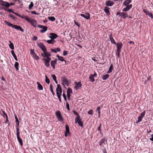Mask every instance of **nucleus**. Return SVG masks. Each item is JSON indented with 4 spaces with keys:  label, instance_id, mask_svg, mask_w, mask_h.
Listing matches in <instances>:
<instances>
[{
    "label": "nucleus",
    "instance_id": "obj_1",
    "mask_svg": "<svg viewBox=\"0 0 153 153\" xmlns=\"http://www.w3.org/2000/svg\"><path fill=\"white\" fill-rule=\"evenodd\" d=\"M75 123H77L78 125L81 127H83L82 122V119L79 116H77L75 118Z\"/></svg>",
    "mask_w": 153,
    "mask_h": 153
},
{
    "label": "nucleus",
    "instance_id": "obj_2",
    "mask_svg": "<svg viewBox=\"0 0 153 153\" xmlns=\"http://www.w3.org/2000/svg\"><path fill=\"white\" fill-rule=\"evenodd\" d=\"M117 15H119L121 18L123 19H125L126 18L128 17V15L126 13H124L123 12H117Z\"/></svg>",
    "mask_w": 153,
    "mask_h": 153
},
{
    "label": "nucleus",
    "instance_id": "obj_3",
    "mask_svg": "<svg viewBox=\"0 0 153 153\" xmlns=\"http://www.w3.org/2000/svg\"><path fill=\"white\" fill-rule=\"evenodd\" d=\"M61 81H62V84L63 85L68 86L70 84L69 81L65 77H62Z\"/></svg>",
    "mask_w": 153,
    "mask_h": 153
},
{
    "label": "nucleus",
    "instance_id": "obj_4",
    "mask_svg": "<svg viewBox=\"0 0 153 153\" xmlns=\"http://www.w3.org/2000/svg\"><path fill=\"white\" fill-rule=\"evenodd\" d=\"M74 83L75 85L74 88L76 90L79 89L82 87V84L81 82H77L76 81H75L74 82Z\"/></svg>",
    "mask_w": 153,
    "mask_h": 153
},
{
    "label": "nucleus",
    "instance_id": "obj_5",
    "mask_svg": "<svg viewBox=\"0 0 153 153\" xmlns=\"http://www.w3.org/2000/svg\"><path fill=\"white\" fill-rule=\"evenodd\" d=\"M38 27L40 28H42V29L40 30V32L41 33H43L46 31L48 29V27L46 26H44L42 25H39Z\"/></svg>",
    "mask_w": 153,
    "mask_h": 153
},
{
    "label": "nucleus",
    "instance_id": "obj_6",
    "mask_svg": "<svg viewBox=\"0 0 153 153\" xmlns=\"http://www.w3.org/2000/svg\"><path fill=\"white\" fill-rule=\"evenodd\" d=\"M2 113L3 114H2V116L4 118L6 119V120L5 121V123H6V124H7L9 126L10 125V123L8 119V116L7 115V114L4 111H2Z\"/></svg>",
    "mask_w": 153,
    "mask_h": 153
},
{
    "label": "nucleus",
    "instance_id": "obj_7",
    "mask_svg": "<svg viewBox=\"0 0 153 153\" xmlns=\"http://www.w3.org/2000/svg\"><path fill=\"white\" fill-rule=\"evenodd\" d=\"M56 114L59 120L61 122L63 120V118L61 115L60 112L59 111H56Z\"/></svg>",
    "mask_w": 153,
    "mask_h": 153
},
{
    "label": "nucleus",
    "instance_id": "obj_8",
    "mask_svg": "<svg viewBox=\"0 0 153 153\" xmlns=\"http://www.w3.org/2000/svg\"><path fill=\"white\" fill-rule=\"evenodd\" d=\"M38 46L41 48L42 50L44 51L45 50H46V47L45 45L42 43H37Z\"/></svg>",
    "mask_w": 153,
    "mask_h": 153
},
{
    "label": "nucleus",
    "instance_id": "obj_9",
    "mask_svg": "<svg viewBox=\"0 0 153 153\" xmlns=\"http://www.w3.org/2000/svg\"><path fill=\"white\" fill-rule=\"evenodd\" d=\"M126 7L123 8L122 9V11L123 12H126L128 11L132 7V4H129L128 6H125Z\"/></svg>",
    "mask_w": 153,
    "mask_h": 153
},
{
    "label": "nucleus",
    "instance_id": "obj_10",
    "mask_svg": "<svg viewBox=\"0 0 153 153\" xmlns=\"http://www.w3.org/2000/svg\"><path fill=\"white\" fill-rule=\"evenodd\" d=\"M29 22L34 27H36L37 23L36 20H35L31 19Z\"/></svg>",
    "mask_w": 153,
    "mask_h": 153
},
{
    "label": "nucleus",
    "instance_id": "obj_11",
    "mask_svg": "<svg viewBox=\"0 0 153 153\" xmlns=\"http://www.w3.org/2000/svg\"><path fill=\"white\" fill-rule=\"evenodd\" d=\"M80 15L86 19H88L90 18V15L88 13H85V15L83 14H81Z\"/></svg>",
    "mask_w": 153,
    "mask_h": 153
},
{
    "label": "nucleus",
    "instance_id": "obj_12",
    "mask_svg": "<svg viewBox=\"0 0 153 153\" xmlns=\"http://www.w3.org/2000/svg\"><path fill=\"white\" fill-rule=\"evenodd\" d=\"M106 6L111 7L113 6L114 4V2L108 0L105 2Z\"/></svg>",
    "mask_w": 153,
    "mask_h": 153
},
{
    "label": "nucleus",
    "instance_id": "obj_13",
    "mask_svg": "<svg viewBox=\"0 0 153 153\" xmlns=\"http://www.w3.org/2000/svg\"><path fill=\"white\" fill-rule=\"evenodd\" d=\"M12 27L14 28L15 29L17 30H19L21 32H23L24 31L23 29L21 27L19 26L13 25Z\"/></svg>",
    "mask_w": 153,
    "mask_h": 153
},
{
    "label": "nucleus",
    "instance_id": "obj_14",
    "mask_svg": "<svg viewBox=\"0 0 153 153\" xmlns=\"http://www.w3.org/2000/svg\"><path fill=\"white\" fill-rule=\"evenodd\" d=\"M44 54H42V56L44 57H46L47 58H50L49 57L51 56V55L46 50L43 51Z\"/></svg>",
    "mask_w": 153,
    "mask_h": 153
},
{
    "label": "nucleus",
    "instance_id": "obj_15",
    "mask_svg": "<svg viewBox=\"0 0 153 153\" xmlns=\"http://www.w3.org/2000/svg\"><path fill=\"white\" fill-rule=\"evenodd\" d=\"M57 37V35L54 33H51L50 34V36H49V38L52 39H54Z\"/></svg>",
    "mask_w": 153,
    "mask_h": 153
},
{
    "label": "nucleus",
    "instance_id": "obj_16",
    "mask_svg": "<svg viewBox=\"0 0 153 153\" xmlns=\"http://www.w3.org/2000/svg\"><path fill=\"white\" fill-rule=\"evenodd\" d=\"M117 46V49L116 51H121V49L122 47V43H116L115 44Z\"/></svg>",
    "mask_w": 153,
    "mask_h": 153
},
{
    "label": "nucleus",
    "instance_id": "obj_17",
    "mask_svg": "<svg viewBox=\"0 0 153 153\" xmlns=\"http://www.w3.org/2000/svg\"><path fill=\"white\" fill-rule=\"evenodd\" d=\"M110 8H108L107 6H105L104 7V11L105 13L108 15H109L110 14V12L109 11Z\"/></svg>",
    "mask_w": 153,
    "mask_h": 153
},
{
    "label": "nucleus",
    "instance_id": "obj_18",
    "mask_svg": "<svg viewBox=\"0 0 153 153\" xmlns=\"http://www.w3.org/2000/svg\"><path fill=\"white\" fill-rule=\"evenodd\" d=\"M109 39L111 42L114 44H116V42L113 38V35L112 33H111L109 36Z\"/></svg>",
    "mask_w": 153,
    "mask_h": 153
},
{
    "label": "nucleus",
    "instance_id": "obj_19",
    "mask_svg": "<svg viewBox=\"0 0 153 153\" xmlns=\"http://www.w3.org/2000/svg\"><path fill=\"white\" fill-rule=\"evenodd\" d=\"M131 1L132 0H125L123 3V5L124 6H128Z\"/></svg>",
    "mask_w": 153,
    "mask_h": 153
},
{
    "label": "nucleus",
    "instance_id": "obj_20",
    "mask_svg": "<svg viewBox=\"0 0 153 153\" xmlns=\"http://www.w3.org/2000/svg\"><path fill=\"white\" fill-rule=\"evenodd\" d=\"M107 140H106L105 138H102L101 140L99 142V145L100 146H102L103 145V143L105 144V141H107Z\"/></svg>",
    "mask_w": 153,
    "mask_h": 153
},
{
    "label": "nucleus",
    "instance_id": "obj_21",
    "mask_svg": "<svg viewBox=\"0 0 153 153\" xmlns=\"http://www.w3.org/2000/svg\"><path fill=\"white\" fill-rule=\"evenodd\" d=\"M19 135H17V138L21 146H22L23 145V143L22 140L21 138L19 137Z\"/></svg>",
    "mask_w": 153,
    "mask_h": 153
},
{
    "label": "nucleus",
    "instance_id": "obj_22",
    "mask_svg": "<svg viewBox=\"0 0 153 153\" xmlns=\"http://www.w3.org/2000/svg\"><path fill=\"white\" fill-rule=\"evenodd\" d=\"M56 56L57 58H58L59 60L61 62L65 61V63H66V60L64 59V58L62 56H60L59 55H57Z\"/></svg>",
    "mask_w": 153,
    "mask_h": 153
},
{
    "label": "nucleus",
    "instance_id": "obj_23",
    "mask_svg": "<svg viewBox=\"0 0 153 153\" xmlns=\"http://www.w3.org/2000/svg\"><path fill=\"white\" fill-rule=\"evenodd\" d=\"M62 89L60 85L59 84H58L57 85V88L56 89V92L58 91V92H59L60 93L62 92Z\"/></svg>",
    "mask_w": 153,
    "mask_h": 153
},
{
    "label": "nucleus",
    "instance_id": "obj_24",
    "mask_svg": "<svg viewBox=\"0 0 153 153\" xmlns=\"http://www.w3.org/2000/svg\"><path fill=\"white\" fill-rule=\"evenodd\" d=\"M51 50L52 52H53L55 53H56L57 52L60 51L61 50L59 48H56L55 49H51Z\"/></svg>",
    "mask_w": 153,
    "mask_h": 153
},
{
    "label": "nucleus",
    "instance_id": "obj_25",
    "mask_svg": "<svg viewBox=\"0 0 153 153\" xmlns=\"http://www.w3.org/2000/svg\"><path fill=\"white\" fill-rule=\"evenodd\" d=\"M47 42L48 44H53L55 42L54 39L48 40L47 41Z\"/></svg>",
    "mask_w": 153,
    "mask_h": 153
},
{
    "label": "nucleus",
    "instance_id": "obj_26",
    "mask_svg": "<svg viewBox=\"0 0 153 153\" xmlns=\"http://www.w3.org/2000/svg\"><path fill=\"white\" fill-rule=\"evenodd\" d=\"M38 85V88L39 90H43V88L42 85H41L39 82H37Z\"/></svg>",
    "mask_w": 153,
    "mask_h": 153
},
{
    "label": "nucleus",
    "instance_id": "obj_27",
    "mask_svg": "<svg viewBox=\"0 0 153 153\" xmlns=\"http://www.w3.org/2000/svg\"><path fill=\"white\" fill-rule=\"evenodd\" d=\"M11 53L12 56H13L15 59V60L16 61H17L18 60L16 56V55H15V54L14 53V51H11Z\"/></svg>",
    "mask_w": 153,
    "mask_h": 153
},
{
    "label": "nucleus",
    "instance_id": "obj_28",
    "mask_svg": "<svg viewBox=\"0 0 153 153\" xmlns=\"http://www.w3.org/2000/svg\"><path fill=\"white\" fill-rule=\"evenodd\" d=\"M109 76V75L108 74H106L102 76V79L103 80H106Z\"/></svg>",
    "mask_w": 153,
    "mask_h": 153
},
{
    "label": "nucleus",
    "instance_id": "obj_29",
    "mask_svg": "<svg viewBox=\"0 0 153 153\" xmlns=\"http://www.w3.org/2000/svg\"><path fill=\"white\" fill-rule=\"evenodd\" d=\"M4 22L7 25H8L9 26L12 27L13 25L11 23H10L9 22L7 21H4Z\"/></svg>",
    "mask_w": 153,
    "mask_h": 153
},
{
    "label": "nucleus",
    "instance_id": "obj_30",
    "mask_svg": "<svg viewBox=\"0 0 153 153\" xmlns=\"http://www.w3.org/2000/svg\"><path fill=\"white\" fill-rule=\"evenodd\" d=\"M19 65V63L17 62H16L14 64V67L16 68V70L17 71H18L19 70L18 68Z\"/></svg>",
    "mask_w": 153,
    "mask_h": 153
},
{
    "label": "nucleus",
    "instance_id": "obj_31",
    "mask_svg": "<svg viewBox=\"0 0 153 153\" xmlns=\"http://www.w3.org/2000/svg\"><path fill=\"white\" fill-rule=\"evenodd\" d=\"M56 64V62L55 61H51V65L53 69L55 68V65Z\"/></svg>",
    "mask_w": 153,
    "mask_h": 153
},
{
    "label": "nucleus",
    "instance_id": "obj_32",
    "mask_svg": "<svg viewBox=\"0 0 153 153\" xmlns=\"http://www.w3.org/2000/svg\"><path fill=\"white\" fill-rule=\"evenodd\" d=\"M43 60L45 62L49 63L51 59L50 58H47V59L44 58Z\"/></svg>",
    "mask_w": 153,
    "mask_h": 153
},
{
    "label": "nucleus",
    "instance_id": "obj_33",
    "mask_svg": "<svg viewBox=\"0 0 153 153\" xmlns=\"http://www.w3.org/2000/svg\"><path fill=\"white\" fill-rule=\"evenodd\" d=\"M89 79L91 80V82H93L95 81L94 78L93 76V75H91L89 76Z\"/></svg>",
    "mask_w": 153,
    "mask_h": 153
},
{
    "label": "nucleus",
    "instance_id": "obj_34",
    "mask_svg": "<svg viewBox=\"0 0 153 153\" xmlns=\"http://www.w3.org/2000/svg\"><path fill=\"white\" fill-rule=\"evenodd\" d=\"M23 18L26 20L27 22H29L30 21V20L31 19H30L29 18V17L27 16H25L23 17Z\"/></svg>",
    "mask_w": 153,
    "mask_h": 153
},
{
    "label": "nucleus",
    "instance_id": "obj_35",
    "mask_svg": "<svg viewBox=\"0 0 153 153\" xmlns=\"http://www.w3.org/2000/svg\"><path fill=\"white\" fill-rule=\"evenodd\" d=\"M113 68V65L112 64H111L109 68V70L108 71V72H107V73H111L112 71Z\"/></svg>",
    "mask_w": 153,
    "mask_h": 153
},
{
    "label": "nucleus",
    "instance_id": "obj_36",
    "mask_svg": "<svg viewBox=\"0 0 153 153\" xmlns=\"http://www.w3.org/2000/svg\"><path fill=\"white\" fill-rule=\"evenodd\" d=\"M48 19L51 21H54L55 20V18L53 16H49L48 17Z\"/></svg>",
    "mask_w": 153,
    "mask_h": 153
},
{
    "label": "nucleus",
    "instance_id": "obj_37",
    "mask_svg": "<svg viewBox=\"0 0 153 153\" xmlns=\"http://www.w3.org/2000/svg\"><path fill=\"white\" fill-rule=\"evenodd\" d=\"M65 129L66 131L65 132L67 133H69V127L68 125H67L65 126Z\"/></svg>",
    "mask_w": 153,
    "mask_h": 153
},
{
    "label": "nucleus",
    "instance_id": "obj_38",
    "mask_svg": "<svg viewBox=\"0 0 153 153\" xmlns=\"http://www.w3.org/2000/svg\"><path fill=\"white\" fill-rule=\"evenodd\" d=\"M30 53L33 57L34 56H36V54L34 52L33 49H30Z\"/></svg>",
    "mask_w": 153,
    "mask_h": 153
},
{
    "label": "nucleus",
    "instance_id": "obj_39",
    "mask_svg": "<svg viewBox=\"0 0 153 153\" xmlns=\"http://www.w3.org/2000/svg\"><path fill=\"white\" fill-rule=\"evenodd\" d=\"M52 77L53 79L54 80L56 83H57V82L56 80V76L54 74H53L52 75Z\"/></svg>",
    "mask_w": 153,
    "mask_h": 153
},
{
    "label": "nucleus",
    "instance_id": "obj_40",
    "mask_svg": "<svg viewBox=\"0 0 153 153\" xmlns=\"http://www.w3.org/2000/svg\"><path fill=\"white\" fill-rule=\"evenodd\" d=\"M72 93V91L71 89L70 88H68L67 90V94H71Z\"/></svg>",
    "mask_w": 153,
    "mask_h": 153
},
{
    "label": "nucleus",
    "instance_id": "obj_41",
    "mask_svg": "<svg viewBox=\"0 0 153 153\" xmlns=\"http://www.w3.org/2000/svg\"><path fill=\"white\" fill-rule=\"evenodd\" d=\"M9 47L12 50H13L14 49V46L13 43H11V44H10L9 45Z\"/></svg>",
    "mask_w": 153,
    "mask_h": 153
},
{
    "label": "nucleus",
    "instance_id": "obj_42",
    "mask_svg": "<svg viewBox=\"0 0 153 153\" xmlns=\"http://www.w3.org/2000/svg\"><path fill=\"white\" fill-rule=\"evenodd\" d=\"M143 118V117L139 116L138 118V120L137 122H136V123H137L140 122L142 121Z\"/></svg>",
    "mask_w": 153,
    "mask_h": 153
},
{
    "label": "nucleus",
    "instance_id": "obj_43",
    "mask_svg": "<svg viewBox=\"0 0 153 153\" xmlns=\"http://www.w3.org/2000/svg\"><path fill=\"white\" fill-rule=\"evenodd\" d=\"M45 82L48 84H49L50 82V80L47 76H45Z\"/></svg>",
    "mask_w": 153,
    "mask_h": 153
},
{
    "label": "nucleus",
    "instance_id": "obj_44",
    "mask_svg": "<svg viewBox=\"0 0 153 153\" xmlns=\"http://www.w3.org/2000/svg\"><path fill=\"white\" fill-rule=\"evenodd\" d=\"M50 89L53 95H54L55 94L53 91V86H52V85H51V84L50 85Z\"/></svg>",
    "mask_w": 153,
    "mask_h": 153
},
{
    "label": "nucleus",
    "instance_id": "obj_45",
    "mask_svg": "<svg viewBox=\"0 0 153 153\" xmlns=\"http://www.w3.org/2000/svg\"><path fill=\"white\" fill-rule=\"evenodd\" d=\"M146 112L145 111H143L141 113L140 115V117L143 118V117L145 116V114Z\"/></svg>",
    "mask_w": 153,
    "mask_h": 153
},
{
    "label": "nucleus",
    "instance_id": "obj_46",
    "mask_svg": "<svg viewBox=\"0 0 153 153\" xmlns=\"http://www.w3.org/2000/svg\"><path fill=\"white\" fill-rule=\"evenodd\" d=\"M143 12L145 13H146V14H147L148 15H149L150 14V12L149 11H148V10H146V9H144L143 10Z\"/></svg>",
    "mask_w": 153,
    "mask_h": 153
},
{
    "label": "nucleus",
    "instance_id": "obj_47",
    "mask_svg": "<svg viewBox=\"0 0 153 153\" xmlns=\"http://www.w3.org/2000/svg\"><path fill=\"white\" fill-rule=\"evenodd\" d=\"M33 6V3L32 2H31L30 4L29 5V9H31L32 8Z\"/></svg>",
    "mask_w": 153,
    "mask_h": 153
},
{
    "label": "nucleus",
    "instance_id": "obj_48",
    "mask_svg": "<svg viewBox=\"0 0 153 153\" xmlns=\"http://www.w3.org/2000/svg\"><path fill=\"white\" fill-rule=\"evenodd\" d=\"M15 118L16 119V123L17 124V125L18 126H19V121L18 120L17 118V117L16 116H15Z\"/></svg>",
    "mask_w": 153,
    "mask_h": 153
},
{
    "label": "nucleus",
    "instance_id": "obj_49",
    "mask_svg": "<svg viewBox=\"0 0 153 153\" xmlns=\"http://www.w3.org/2000/svg\"><path fill=\"white\" fill-rule=\"evenodd\" d=\"M88 114H89L93 115V111L92 110H90L88 112Z\"/></svg>",
    "mask_w": 153,
    "mask_h": 153
},
{
    "label": "nucleus",
    "instance_id": "obj_50",
    "mask_svg": "<svg viewBox=\"0 0 153 153\" xmlns=\"http://www.w3.org/2000/svg\"><path fill=\"white\" fill-rule=\"evenodd\" d=\"M66 106L68 110H70L69 105L68 103V102H66Z\"/></svg>",
    "mask_w": 153,
    "mask_h": 153
},
{
    "label": "nucleus",
    "instance_id": "obj_51",
    "mask_svg": "<svg viewBox=\"0 0 153 153\" xmlns=\"http://www.w3.org/2000/svg\"><path fill=\"white\" fill-rule=\"evenodd\" d=\"M20 133L19 132V129L18 127H17L16 128V135H19Z\"/></svg>",
    "mask_w": 153,
    "mask_h": 153
},
{
    "label": "nucleus",
    "instance_id": "obj_52",
    "mask_svg": "<svg viewBox=\"0 0 153 153\" xmlns=\"http://www.w3.org/2000/svg\"><path fill=\"white\" fill-rule=\"evenodd\" d=\"M68 53V51H63V56H66L67 54Z\"/></svg>",
    "mask_w": 153,
    "mask_h": 153
},
{
    "label": "nucleus",
    "instance_id": "obj_53",
    "mask_svg": "<svg viewBox=\"0 0 153 153\" xmlns=\"http://www.w3.org/2000/svg\"><path fill=\"white\" fill-rule=\"evenodd\" d=\"M120 52H121V51H116V52L117 53L116 55H117V56L118 58L120 57Z\"/></svg>",
    "mask_w": 153,
    "mask_h": 153
},
{
    "label": "nucleus",
    "instance_id": "obj_54",
    "mask_svg": "<svg viewBox=\"0 0 153 153\" xmlns=\"http://www.w3.org/2000/svg\"><path fill=\"white\" fill-rule=\"evenodd\" d=\"M73 112L74 115H77V116H79V114L75 110L73 111Z\"/></svg>",
    "mask_w": 153,
    "mask_h": 153
},
{
    "label": "nucleus",
    "instance_id": "obj_55",
    "mask_svg": "<svg viewBox=\"0 0 153 153\" xmlns=\"http://www.w3.org/2000/svg\"><path fill=\"white\" fill-rule=\"evenodd\" d=\"M33 57L37 60H38L39 59V57L38 56H37L36 54V56H34Z\"/></svg>",
    "mask_w": 153,
    "mask_h": 153
},
{
    "label": "nucleus",
    "instance_id": "obj_56",
    "mask_svg": "<svg viewBox=\"0 0 153 153\" xmlns=\"http://www.w3.org/2000/svg\"><path fill=\"white\" fill-rule=\"evenodd\" d=\"M31 13L32 14H34L37 15H39V13H36V12L35 11H32L31 12Z\"/></svg>",
    "mask_w": 153,
    "mask_h": 153
},
{
    "label": "nucleus",
    "instance_id": "obj_57",
    "mask_svg": "<svg viewBox=\"0 0 153 153\" xmlns=\"http://www.w3.org/2000/svg\"><path fill=\"white\" fill-rule=\"evenodd\" d=\"M7 10L9 12H11L12 13H13L14 12L13 10L11 9H8Z\"/></svg>",
    "mask_w": 153,
    "mask_h": 153
},
{
    "label": "nucleus",
    "instance_id": "obj_58",
    "mask_svg": "<svg viewBox=\"0 0 153 153\" xmlns=\"http://www.w3.org/2000/svg\"><path fill=\"white\" fill-rule=\"evenodd\" d=\"M5 6L7 7H9L10 6V4L9 3L7 2H6V4L5 5Z\"/></svg>",
    "mask_w": 153,
    "mask_h": 153
},
{
    "label": "nucleus",
    "instance_id": "obj_59",
    "mask_svg": "<svg viewBox=\"0 0 153 153\" xmlns=\"http://www.w3.org/2000/svg\"><path fill=\"white\" fill-rule=\"evenodd\" d=\"M45 65L47 67H49L50 66L49 63L45 62Z\"/></svg>",
    "mask_w": 153,
    "mask_h": 153
},
{
    "label": "nucleus",
    "instance_id": "obj_60",
    "mask_svg": "<svg viewBox=\"0 0 153 153\" xmlns=\"http://www.w3.org/2000/svg\"><path fill=\"white\" fill-rule=\"evenodd\" d=\"M37 39V37L36 36H34L33 39V41H36Z\"/></svg>",
    "mask_w": 153,
    "mask_h": 153
},
{
    "label": "nucleus",
    "instance_id": "obj_61",
    "mask_svg": "<svg viewBox=\"0 0 153 153\" xmlns=\"http://www.w3.org/2000/svg\"><path fill=\"white\" fill-rule=\"evenodd\" d=\"M70 96L71 94H67V97H68V99L69 100H70Z\"/></svg>",
    "mask_w": 153,
    "mask_h": 153
},
{
    "label": "nucleus",
    "instance_id": "obj_62",
    "mask_svg": "<svg viewBox=\"0 0 153 153\" xmlns=\"http://www.w3.org/2000/svg\"><path fill=\"white\" fill-rule=\"evenodd\" d=\"M63 97L64 100H65L66 101V95L65 94H63Z\"/></svg>",
    "mask_w": 153,
    "mask_h": 153
},
{
    "label": "nucleus",
    "instance_id": "obj_63",
    "mask_svg": "<svg viewBox=\"0 0 153 153\" xmlns=\"http://www.w3.org/2000/svg\"><path fill=\"white\" fill-rule=\"evenodd\" d=\"M74 23H75V24L76 25H77L78 27H80V24H79L78 23L76 22H74Z\"/></svg>",
    "mask_w": 153,
    "mask_h": 153
},
{
    "label": "nucleus",
    "instance_id": "obj_64",
    "mask_svg": "<svg viewBox=\"0 0 153 153\" xmlns=\"http://www.w3.org/2000/svg\"><path fill=\"white\" fill-rule=\"evenodd\" d=\"M152 137L150 139V140L151 141H153V134L151 135Z\"/></svg>",
    "mask_w": 153,
    "mask_h": 153
}]
</instances>
